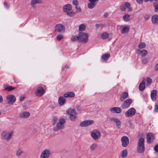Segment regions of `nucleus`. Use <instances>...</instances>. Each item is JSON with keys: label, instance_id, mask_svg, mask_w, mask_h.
<instances>
[{"label": "nucleus", "instance_id": "obj_1", "mask_svg": "<svg viewBox=\"0 0 158 158\" xmlns=\"http://www.w3.org/2000/svg\"><path fill=\"white\" fill-rule=\"evenodd\" d=\"M63 10L64 12L70 17L73 16L75 14V12L73 10L72 6L70 4H67L64 6Z\"/></svg>", "mask_w": 158, "mask_h": 158}, {"label": "nucleus", "instance_id": "obj_2", "mask_svg": "<svg viewBox=\"0 0 158 158\" xmlns=\"http://www.w3.org/2000/svg\"><path fill=\"white\" fill-rule=\"evenodd\" d=\"M144 140L143 138H140L139 139L137 149V151L139 153H142L144 151Z\"/></svg>", "mask_w": 158, "mask_h": 158}, {"label": "nucleus", "instance_id": "obj_3", "mask_svg": "<svg viewBox=\"0 0 158 158\" xmlns=\"http://www.w3.org/2000/svg\"><path fill=\"white\" fill-rule=\"evenodd\" d=\"M78 42L85 44L88 41V35L85 33L80 32L79 33Z\"/></svg>", "mask_w": 158, "mask_h": 158}, {"label": "nucleus", "instance_id": "obj_4", "mask_svg": "<svg viewBox=\"0 0 158 158\" xmlns=\"http://www.w3.org/2000/svg\"><path fill=\"white\" fill-rule=\"evenodd\" d=\"M65 122V120L64 118L60 119L58 122L56 124V127H55L53 129L54 131H57L64 127V123Z\"/></svg>", "mask_w": 158, "mask_h": 158}, {"label": "nucleus", "instance_id": "obj_5", "mask_svg": "<svg viewBox=\"0 0 158 158\" xmlns=\"http://www.w3.org/2000/svg\"><path fill=\"white\" fill-rule=\"evenodd\" d=\"M67 114L69 115V118L72 121H74L77 118L76 109H69L67 111Z\"/></svg>", "mask_w": 158, "mask_h": 158}, {"label": "nucleus", "instance_id": "obj_6", "mask_svg": "<svg viewBox=\"0 0 158 158\" xmlns=\"http://www.w3.org/2000/svg\"><path fill=\"white\" fill-rule=\"evenodd\" d=\"M55 31L60 33L63 34L65 31V28L62 24H58L55 27Z\"/></svg>", "mask_w": 158, "mask_h": 158}, {"label": "nucleus", "instance_id": "obj_7", "mask_svg": "<svg viewBox=\"0 0 158 158\" xmlns=\"http://www.w3.org/2000/svg\"><path fill=\"white\" fill-rule=\"evenodd\" d=\"M132 102L131 99H127L125 100L122 104L121 107L122 109L127 108L129 107Z\"/></svg>", "mask_w": 158, "mask_h": 158}, {"label": "nucleus", "instance_id": "obj_8", "mask_svg": "<svg viewBox=\"0 0 158 158\" xmlns=\"http://www.w3.org/2000/svg\"><path fill=\"white\" fill-rule=\"evenodd\" d=\"M136 113L135 109L133 108H131L128 110L125 113L126 117H132Z\"/></svg>", "mask_w": 158, "mask_h": 158}, {"label": "nucleus", "instance_id": "obj_9", "mask_svg": "<svg viewBox=\"0 0 158 158\" xmlns=\"http://www.w3.org/2000/svg\"><path fill=\"white\" fill-rule=\"evenodd\" d=\"M91 135L94 139L96 140L100 137L101 134L99 131L96 130L92 132L91 133Z\"/></svg>", "mask_w": 158, "mask_h": 158}, {"label": "nucleus", "instance_id": "obj_10", "mask_svg": "<svg viewBox=\"0 0 158 158\" xmlns=\"http://www.w3.org/2000/svg\"><path fill=\"white\" fill-rule=\"evenodd\" d=\"M122 145L124 147H127L129 143V139L126 136H123L121 139Z\"/></svg>", "mask_w": 158, "mask_h": 158}, {"label": "nucleus", "instance_id": "obj_11", "mask_svg": "<svg viewBox=\"0 0 158 158\" xmlns=\"http://www.w3.org/2000/svg\"><path fill=\"white\" fill-rule=\"evenodd\" d=\"M94 123L93 120H85L81 122L80 124V126L81 127H87Z\"/></svg>", "mask_w": 158, "mask_h": 158}, {"label": "nucleus", "instance_id": "obj_12", "mask_svg": "<svg viewBox=\"0 0 158 158\" xmlns=\"http://www.w3.org/2000/svg\"><path fill=\"white\" fill-rule=\"evenodd\" d=\"M6 98L8 100V103L9 104H12L15 102L16 101L15 97L13 95H9L7 96Z\"/></svg>", "mask_w": 158, "mask_h": 158}, {"label": "nucleus", "instance_id": "obj_13", "mask_svg": "<svg viewBox=\"0 0 158 158\" xmlns=\"http://www.w3.org/2000/svg\"><path fill=\"white\" fill-rule=\"evenodd\" d=\"M89 3L88 4L87 7L89 9H91L94 8L96 6V2H97L99 0H88Z\"/></svg>", "mask_w": 158, "mask_h": 158}, {"label": "nucleus", "instance_id": "obj_14", "mask_svg": "<svg viewBox=\"0 0 158 158\" xmlns=\"http://www.w3.org/2000/svg\"><path fill=\"white\" fill-rule=\"evenodd\" d=\"M51 152L49 150L45 149L41 154L40 158H48Z\"/></svg>", "mask_w": 158, "mask_h": 158}, {"label": "nucleus", "instance_id": "obj_15", "mask_svg": "<svg viewBox=\"0 0 158 158\" xmlns=\"http://www.w3.org/2000/svg\"><path fill=\"white\" fill-rule=\"evenodd\" d=\"M45 92V90L41 87H38L36 89L35 94L36 96L40 97L42 96Z\"/></svg>", "mask_w": 158, "mask_h": 158}, {"label": "nucleus", "instance_id": "obj_16", "mask_svg": "<svg viewBox=\"0 0 158 158\" xmlns=\"http://www.w3.org/2000/svg\"><path fill=\"white\" fill-rule=\"evenodd\" d=\"M131 6L130 3L128 2H125L124 3L122 4L120 6L121 10L123 11H125L126 10V7H129Z\"/></svg>", "mask_w": 158, "mask_h": 158}, {"label": "nucleus", "instance_id": "obj_17", "mask_svg": "<svg viewBox=\"0 0 158 158\" xmlns=\"http://www.w3.org/2000/svg\"><path fill=\"white\" fill-rule=\"evenodd\" d=\"M147 142L148 143H152L155 139V136L152 133H148L147 135Z\"/></svg>", "mask_w": 158, "mask_h": 158}, {"label": "nucleus", "instance_id": "obj_18", "mask_svg": "<svg viewBox=\"0 0 158 158\" xmlns=\"http://www.w3.org/2000/svg\"><path fill=\"white\" fill-rule=\"evenodd\" d=\"M110 111L112 113H119L122 111V109L117 107H115L111 108Z\"/></svg>", "mask_w": 158, "mask_h": 158}, {"label": "nucleus", "instance_id": "obj_19", "mask_svg": "<svg viewBox=\"0 0 158 158\" xmlns=\"http://www.w3.org/2000/svg\"><path fill=\"white\" fill-rule=\"evenodd\" d=\"M136 52L139 53L141 56L144 57L146 56L148 54V52L146 49H138L136 50Z\"/></svg>", "mask_w": 158, "mask_h": 158}, {"label": "nucleus", "instance_id": "obj_20", "mask_svg": "<svg viewBox=\"0 0 158 158\" xmlns=\"http://www.w3.org/2000/svg\"><path fill=\"white\" fill-rule=\"evenodd\" d=\"M110 121H113L116 123L117 127L119 128L121 125V122L119 119H117L114 118H110Z\"/></svg>", "mask_w": 158, "mask_h": 158}, {"label": "nucleus", "instance_id": "obj_21", "mask_svg": "<svg viewBox=\"0 0 158 158\" xmlns=\"http://www.w3.org/2000/svg\"><path fill=\"white\" fill-rule=\"evenodd\" d=\"M120 30L122 33L124 34L128 32L129 29L127 26H121L120 27Z\"/></svg>", "mask_w": 158, "mask_h": 158}, {"label": "nucleus", "instance_id": "obj_22", "mask_svg": "<svg viewBox=\"0 0 158 158\" xmlns=\"http://www.w3.org/2000/svg\"><path fill=\"white\" fill-rule=\"evenodd\" d=\"M128 97V94L127 92H123L120 95V100L121 101H123L124 99Z\"/></svg>", "mask_w": 158, "mask_h": 158}, {"label": "nucleus", "instance_id": "obj_23", "mask_svg": "<svg viewBox=\"0 0 158 158\" xmlns=\"http://www.w3.org/2000/svg\"><path fill=\"white\" fill-rule=\"evenodd\" d=\"M152 22L153 24H158V15H154L152 16Z\"/></svg>", "mask_w": 158, "mask_h": 158}, {"label": "nucleus", "instance_id": "obj_24", "mask_svg": "<svg viewBox=\"0 0 158 158\" xmlns=\"http://www.w3.org/2000/svg\"><path fill=\"white\" fill-rule=\"evenodd\" d=\"M110 54L109 53H106L102 55L101 56L102 61L106 62L108 59L110 57Z\"/></svg>", "mask_w": 158, "mask_h": 158}, {"label": "nucleus", "instance_id": "obj_25", "mask_svg": "<svg viewBox=\"0 0 158 158\" xmlns=\"http://www.w3.org/2000/svg\"><path fill=\"white\" fill-rule=\"evenodd\" d=\"M157 91L156 89L152 90L151 92V98L153 101H155L156 99Z\"/></svg>", "mask_w": 158, "mask_h": 158}, {"label": "nucleus", "instance_id": "obj_26", "mask_svg": "<svg viewBox=\"0 0 158 158\" xmlns=\"http://www.w3.org/2000/svg\"><path fill=\"white\" fill-rule=\"evenodd\" d=\"M30 116V113L28 112H24L21 113L19 117L22 118H28Z\"/></svg>", "mask_w": 158, "mask_h": 158}, {"label": "nucleus", "instance_id": "obj_27", "mask_svg": "<svg viewBox=\"0 0 158 158\" xmlns=\"http://www.w3.org/2000/svg\"><path fill=\"white\" fill-rule=\"evenodd\" d=\"M144 81L145 79L143 80L139 85V89L140 91L143 90L145 88V85Z\"/></svg>", "mask_w": 158, "mask_h": 158}, {"label": "nucleus", "instance_id": "obj_28", "mask_svg": "<svg viewBox=\"0 0 158 158\" xmlns=\"http://www.w3.org/2000/svg\"><path fill=\"white\" fill-rule=\"evenodd\" d=\"M75 96V94L73 92H68L65 93L64 96L65 98L73 97Z\"/></svg>", "mask_w": 158, "mask_h": 158}, {"label": "nucleus", "instance_id": "obj_29", "mask_svg": "<svg viewBox=\"0 0 158 158\" xmlns=\"http://www.w3.org/2000/svg\"><path fill=\"white\" fill-rule=\"evenodd\" d=\"M65 102V99L63 97H60L58 99V102L60 106H63Z\"/></svg>", "mask_w": 158, "mask_h": 158}, {"label": "nucleus", "instance_id": "obj_30", "mask_svg": "<svg viewBox=\"0 0 158 158\" xmlns=\"http://www.w3.org/2000/svg\"><path fill=\"white\" fill-rule=\"evenodd\" d=\"M14 134V132L13 131H11L9 133L7 137L6 138V139L7 141H9L10 140L11 137Z\"/></svg>", "mask_w": 158, "mask_h": 158}, {"label": "nucleus", "instance_id": "obj_31", "mask_svg": "<svg viewBox=\"0 0 158 158\" xmlns=\"http://www.w3.org/2000/svg\"><path fill=\"white\" fill-rule=\"evenodd\" d=\"M41 3L40 0H32L31 1V4L32 6L36 4H40Z\"/></svg>", "mask_w": 158, "mask_h": 158}, {"label": "nucleus", "instance_id": "obj_32", "mask_svg": "<svg viewBox=\"0 0 158 158\" xmlns=\"http://www.w3.org/2000/svg\"><path fill=\"white\" fill-rule=\"evenodd\" d=\"M130 15L128 14H126L123 16V19L125 21H128L130 20Z\"/></svg>", "mask_w": 158, "mask_h": 158}, {"label": "nucleus", "instance_id": "obj_33", "mask_svg": "<svg viewBox=\"0 0 158 158\" xmlns=\"http://www.w3.org/2000/svg\"><path fill=\"white\" fill-rule=\"evenodd\" d=\"M149 58H142L141 61L142 64H146L148 63L149 60Z\"/></svg>", "mask_w": 158, "mask_h": 158}, {"label": "nucleus", "instance_id": "obj_34", "mask_svg": "<svg viewBox=\"0 0 158 158\" xmlns=\"http://www.w3.org/2000/svg\"><path fill=\"white\" fill-rule=\"evenodd\" d=\"M86 28L85 25L84 24H82L80 25L79 27V30L80 31H84Z\"/></svg>", "mask_w": 158, "mask_h": 158}, {"label": "nucleus", "instance_id": "obj_35", "mask_svg": "<svg viewBox=\"0 0 158 158\" xmlns=\"http://www.w3.org/2000/svg\"><path fill=\"white\" fill-rule=\"evenodd\" d=\"M147 81V85L149 86L151 85L152 83V80L149 77H148L147 78L146 80H145L144 82Z\"/></svg>", "mask_w": 158, "mask_h": 158}, {"label": "nucleus", "instance_id": "obj_36", "mask_svg": "<svg viewBox=\"0 0 158 158\" xmlns=\"http://www.w3.org/2000/svg\"><path fill=\"white\" fill-rule=\"evenodd\" d=\"M127 152L126 149L123 150L121 153V157L124 158L127 156Z\"/></svg>", "mask_w": 158, "mask_h": 158}, {"label": "nucleus", "instance_id": "obj_37", "mask_svg": "<svg viewBox=\"0 0 158 158\" xmlns=\"http://www.w3.org/2000/svg\"><path fill=\"white\" fill-rule=\"evenodd\" d=\"M98 144L96 143H94L92 144L90 146V150L92 151H94L95 149L97 147Z\"/></svg>", "mask_w": 158, "mask_h": 158}, {"label": "nucleus", "instance_id": "obj_38", "mask_svg": "<svg viewBox=\"0 0 158 158\" xmlns=\"http://www.w3.org/2000/svg\"><path fill=\"white\" fill-rule=\"evenodd\" d=\"M101 37L103 39H106L109 37V35L107 33H104L102 34Z\"/></svg>", "mask_w": 158, "mask_h": 158}, {"label": "nucleus", "instance_id": "obj_39", "mask_svg": "<svg viewBox=\"0 0 158 158\" xmlns=\"http://www.w3.org/2000/svg\"><path fill=\"white\" fill-rule=\"evenodd\" d=\"M146 46V44L143 42H141L138 45V47L139 49L143 48L145 47Z\"/></svg>", "mask_w": 158, "mask_h": 158}, {"label": "nucleus", "instance_id": "obj_40", "mask_svg": "<svg viewBox=\"0 0 158 158\" xmlns=\"http://www.w3.org/2000/svg\"><path fill=\"white\" fill-rule=\"evenodd\" d=\"M79 35L78 36H74L71 37V40L73 41H75L77 40L78 41Z\"/></svg>", "mask_w": 158, "mask_h": 158}, {"label": "nucleus", "instance_id": "obj_41", "mask_svg": "<svg viewBox=\"0 0 158 158\" xmlns=\"http://www.w3.org/2000/svg\"><path fill=\"white\" fill-rule=\"evenodd\" d=\"M23 153L22 150L21 149H19L16 151V155L17 156H19Z\"/></svg>", "mask_w": 158, "mask_h": 158}, {"label": "nucleus", "instance_id": "obj_42", "mask_svg": "<svg viewBox=\"0 0 158 158\" xmlns=\"http://www.w3.org/2000/svg\"><path fill=\"white\" fill-rule=\"evenodd\" d=\"M15 89V87H12L10 86H8L6 87L5 89L8 90L9 91H10Z\"/></svg>", "mask_w": 158, "mask_h": 158}, {"label": "nucleus", "instance_id": "obj_43", "mask_svg": "<svg viewBox=\"0 0 158 158\" xmlns=\"http://www.w3.org/2000/svg\"><path fill=\"white\" fill-rule=\"evenodd\" d=\"M75 8L76 9V12H75V14L81 12L82 9L80 7H78L77 6H76Z\"/></svg>", "mask_w": 158, "mask_h": 158}, {"label": "nucleus", "instance_id": "obj_44", "mask_svg": "<svg viewBox=\"0 0 158 158\" xmlns=\"http://www.w3.org/2000/svg\"><path fill=\"white\" fill-rule=\"evenodd\" d=\"M9 133L7 131H4L2 133V136L3 138L6 139V138L7 137Z\"/></svg>", "mask_w": 158, "mask_h": 158}, {"label": "nucleus", "instance_id": "obj_45", "mask_svg": "<svg viewBox=\"0 0 158 158\" xmlns=\"http://www.w3.org/2000/svg\"><path fill=\"white\" fill-rule=\"evenodd\" d=\"M63 38V35H59L56 37V40H60Z\"/></svg>", "mask_w": 158, "mask_h": 158}, {"label": "nucleus", "instance_id": "obj_46", "mask_svg": "<svg viewBox=\"0 0 158 158\" xmlns=\"http://www.w3.org/2000/svg\"><path fill=\"white\" fill-rule=\"evenodd\" d=\"M58 120L57 118L55 116L53 117V124L54 125L56 123Z\"/></svg>", "mask_w": 158, "mask_h": 158}, {"label": "nucleus", "instance_id": "obj_47", "mask_svg": "<svg viewBox=\"0 0 158 158\" xmlns=\"http://www.w3.org/2000/svg\"><path fill=\"white\" fill-rule=\"evenodd\" d=\"M73 4L74 5L77 6L78 5L79 2L77 0H73Z\"/></svg>", "mask_w": 158, "mask_h": 158}, {"label": "nucleus", "instance_id": "obj_48", "mask_svg": "<svg viewBox=\"0 0 158 158\" xmlns=\"http://www.w3.org/2000/svg\"><path fill=\"white\" fill-rule=\"evenodd\" d=\"M154 11L156 12L158 10V4L154 5Z\"/></svg>", "mask_w": 158, "mask_h": 158}, {"label": "nucleus", "instance_id": "obj_49", "mask_svg": "<svg viewBox=\"0 0 158 158\" xmlns=\"http://www.w3.org/2000/svg\"><path fill=\"white\" fill-rule=\"evenodd\" d=\"M154 111L155 112H158V105L156 104L155 105Z\"/></svg>", "mask_w": 158, "mask_h": 158}, {"label": "nucleus", "instance_id": "obj_50", "mask_svg": "<svg viewBox=\"0 0 158 158\" xmlns=\"http://www.w3.org/2000/svg\"><path fill=\"white\" fill-rule=\"evenodd\" d=\"M154 150L156 152H158V144L154 147Z\"/></svg>", "mask_w": 158, "mask_h": 158}, {"label": "nucleus", "instance_id": "obj_51", "mask_svg": "<svg viewBox=\"0 0 158 158\" xmlns=\"http://www.w3.org/2000/svg\"><path fill=\"white\" fill-rule=\"evenodd\" d=\"M4 5L6 8L7 9L9 8L10 5L7 3L5 2Z\"/></svg>", "mask_w": 158, "mask_h": 158}, {"label": "nucleus", "instance_id": "obj_52", "mask_svg": "<svg viewBox=\"0 0 158 158\" xmlns=\"http://www.w3.org/2000/svg\"><path fill=\"white\" fill-rule=\"evenodd\" d=\"M109 15V14L107 12H105L104 13L103 15V16L104 18H106Z\"/></svg>", "mask_w": 158, "mask_h": 158}, {"label": "nucleus", "instance_id": "obj_53", "mask_svg": "<svg viewBox=\"0 0 158 158\" xmlns=\"http://www.w3.org/2000/svg\"><path fill=\"white\" fill-rule=\"evenodd\" d=\"M102 26V24H97L95 25L96 27L98 28Z\"/></svg>", "mask_w": 158, "mask_h": 158}, {"label": "nucleus", "instance_id": "obj_54", "mask_svg": "<svg viewBox=\"0 0 158 158\" xmlns=\"http://www.w3.org/2000/svg\"><path fill=\"white\" fill-rule=\"evenodd\" d=\"M136 1L137 3L139 4H141L143 2L142 0H136Z\"/></svg>", "mask_w": 158, "mask_h": 158}, {"label": "nucleus", "instance_id": "obj_55", "mask_svg": "<svg viewBox=\"0 0 158 158\" xmlns=\"http://www.w3.org/2000/svg\"><path fill=\"white\" fill-rule=\"evenodd\" d=\"M144 18L146 20L148 19L149 18V15H146L144 16Z\"/></svg>", "mask_w": 158, "mask_h": 158}, {"label": "nucleus", "instance_id": "obj_56", "mask_svg": "<svg viewBox=\"0 0 158 158\" xmlns=\"http://www.w3.org/2000/svg\"><path fill=\"white\" fill-rule=\"evenodd\" d=\"M155 69L156 71L158 70V63L155 66Z\"/></svg>", "mask_w": 158, "mask_h": 158}, {"label": "nucleus", "instance_id": "obj_57", "mask_svg": "<svg viewBox=\"0 0 158 158\" xmlns=\"http://www.w3.org/2000/svg\"><path fill=\"white\" fill-rule=\"evenodd\" d=\"M3 101V98L1 95H0V102H2Z\"/></svg>", "mask_w": 158, "mask_h": 158}, {"label": "nucleus", "instance_id": "obj_58", "mask_svg": "<svg viewBox=\"0 0 158 158\" xmlns=\"http://www.w3.org/2000/svg\"><path fill=\"white\" fill-rule=\"evenodd\" d=\"M25 98V97L23 96H21L20 97V100L21 101H23V99H24Z\"/></svg>", "mask_w": 158, "mask_h": 158}, {"label": "nucleus", "instance_id": "obj_59", "mask_svg": "<svg viewBox=\"0 0 158 158\" xmlns=\"http://www.w3.org/2000/svg\"><path fill=\"white\" fill-rule=\"evenodd\" d=\"M128 8V10L129 11H131L132 10V8L131 7H127Z\"/></svg>", "mask_w": 158, "mask_h": 158}, {"label": "nucleus", "instance_id": "obj_60", "mask_svg": "<svg viewBox=\"0 0 158 158\" xmlns=\"http://www.w3.org/2000/svg\"><path fill=\"white\" fill-rule=\"evenodd\" d=\"M150 0H144V1L145 2H148V1H150Z\"/></svg>", "mask_w": 158, "mask_h": 158}, {"label": "nucleus", "instance_id": "obj_61", "mask_svg": "<svg viewBox=\"0 0 158 158\" xmlns=\"http://www.w3.org/2000/svg\"><path fill=\"white\" fill-rule=\"evenodd\" d=\"M1 112L0 111V115H1Z\"/></svg>", "mask_w": 158, "mask_h": 158}]
</instances>
